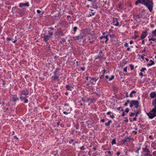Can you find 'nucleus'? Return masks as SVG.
<instances>
[{
	"label": "nucleus",
	"instance_id": "obj_39",
	"mask_svg": "<svg viewBox=\"0 0 156 156\" xmlns=\"http://www.w3.org/2000/svg\"><path fill=\"white\" fill-rule=\"evenodd\" d=\"M90 101L91 103H93L94 101H95L96 100L94 98H92L90 99Z\"/></svg>",
	"mask_w": 156,
	"mask_h": 156
},
{
	"label": "nucleus",
	"instance_id": "obj_56",
	"mask_svg": "<svg viewBox=\"0 0 156 156\" xmlns=\"http://www.w3.org/2000/svg\"><path fill=\"white\" fill-rule=\"evenodd\" d=\"M104 75H103L102 74V75L100 77V79H102L104 78Z\"/></svg>",
	"mask_w": 156,
	"mask_h": 156
},
{
	"label": "nucleus",
	"instance_id": "obj_19",
	"mask_svg": "<svg viewBox=\"0 0 156 156\" xmlns=\"http://www.w3.org/2000/svg\"><path fill=\"white\" fill-rule=\"evenodd\" d=\"M108 35L107 34L105 36H101L100 37L101 39H102L103 38H105L106 40L105 41V42L106 43L107 42L108 40Z\"/></svg>",
	"mask_w": 156,
	"mask_h": 156
},
{
	"label": "nucleus",
	"instance_id": "obj_43",
	"mask_svg": "<svg viewBox=\"0 0 156 156\" xmlns=\"http://www.w3.org/2000/svg\"><path fill=\"white\" fill-rule=\"evenodd\" d=\"M152 33L156 36V29L152 31Z\"/></svg>",
	"mask_w": 156,
	"mask_h": 156
},
{
	"label": "nucleus",
	"instance_id": "obj_22",
	"mask_svg": "<svg viewBox=\"0 0 156 156\" xmlns=\"http://www.w3.org/2000/svg\"><path fill=\"white\" fill-rule=\"evenodd\" d=\"M17 8L16 7H13L12 9V12L13 13H14L17 12Z\"/></svg>",
	"mask_w": 156,
	"mask_h": 156
},
{
	"label": "nucleus",
	"instance_id": "obj_8",
	"mask_svg": "<svg viewBox=\"0 0 156 156\" xmlns=\"http://www.w3.org/2000/svg\"><path fill=\"white\" fill-rule=\"evenodd\" d=\"M19 5L20 7H22L23 6L29 7L30 6V4L29 2H27L26 3H20L19 4Z\"/></svg>",
	"mask_w": 156,
	"mask_h": 156
},
{
	"label": "nucleus",
	"instance_id": "obj_21",
	"mask_svg": "<svg viewBox=\"0 0 156 156\" xmlns=\"http://www.w3.org/2000/svg\"><path fill=\"white\" fill-rule=\"evenodd\" d=\"M142 150L143 152H145V151H147L149 150L148 148V146L147 145H145L144 147H143L142 148Z\"/></svg>",
	"mask_w": 156,
	"mask_h": 156
},
{
	"label": "nucleus",
	"instance_id": "obj_45",
	"mask_svg": "<svg viewBox=\"0 0 156 156\" xmlns=\"http://www.w3.org/2000/svg\"><path fill=\"white\" fill-rule=\"evenodd\" d=\"M139 112L138 111H136V112L135 113L134 115H135V116L136 117H137L138 116V114L139 113Z\"/></svg>",
	"mask_w": 156,
	"mask_h": 156
},
{
	"label": "nucleus",
	"instance_id": "obj_29",
	"mask_svg": "<svg viewBox=\"0 0 156 156\" xmlns=\"http://www.w3.org/2000/svg\"><path fill=\"white\" fill-rule=\"evenodd\" d=\"M144 156H152L151 152V153H148V154H144Z\"/></svg>",
	"mask_w": 156,
	"mask_h": 156
},
{
	"label": "nucleus",
	"instance_id": "obj_46",
	"mask_svg": "<svg viewBox=\"0 0 156 156\" xmlns=\"http://www.w3.org/2000/svg\"><path fill=\"white\" fill-rule=\"evenodd\" d=\"M59 69L58 68L56 69V71L55 72H54V74L55 75H56V74H57L56 73H57V72H58V70H59Z\"/></svg>",
	"mask_w": 156,
	"mask_h": 156
},
{
	"label": "nucleus",
	"instance_id": "obj_50",
	"mask_svg": "<svg viewBox=\"0 0 156 156\" xmlns=\"http://www.w3.org/2000/svg\"><path fill=\"white\" fill-rule=\"evenodd\" d=\"M125 119L124 120V122H128L129 121L127 117H125Z\"/></svg>",
	"mask_w": 156,
	"mask_h": 156
},
{
	"label": "nucleus",
	"instance_id": "obj_14",
	"mask_svg": "<svg viewBox=\"0 0 156 156\" xmlns=\"http://www.w3.org/2000/svg\"><path fill=\"white\" fill-rule=\"evenodd\" d=\"M113 23H114V25L116 26H118L119 25V23L117 21V19L116 18L113 19Z\"/></svg>",
	"mask_w": 156,
	"mask_h": 156
},
{
	"label": "nucleus",
	"instance_id": "obj_10",
	"mask_svg": "<svg viewBox=\"0 0 156 156\" xmlns=\"http://www.w3.org/2000/svg\"><path fill=\"white\" fill-rule=\"evenodd\" d=\"M20 99L21 101L24 100L25 99H26L28 97V96L29 94H20Z\"/></svg>",
	"mask_w": 156,
	"mask_h": 156
},
{
	"label": "nucleus",
	"instance_id": "obj_55",
	"mask_svg": "<svg viewBox=\"0 0 156 156\" xmlns=\"http://www.w3.org/2000/svg\"><path fill=\"white\" fill-rule=\"evenodd\" d=\"M125 112L127 113H128L129 112V109L128 108H126L125 110Z\"/></svg>",
	"mask_w": 156,
	"mask_h": 156
},
{
	"label": "nucleus",
	"instance_id": "obj_44",
	"mask_svg": "<svg viewBox=\"0 0 156 156\" xmlns=\"http://www.w3.org/2000/svg\"><path fill=\"white\" fill-rule=\"evenodd\" d=\"M106 70H105V69H104L103 70H102L101 71V72L102 73V74H103L105 75V73L106 72Z\"/></svg>",
	"mask_w": 156,
	"mask_h": 156
},
{
	"label": "nucleus",
	"instance_id": "obj_37",
	"mask_svg": "<svg viewBox=\"0 0 156 156\" xmlns=\"http://www.w3.org/2000/svg\"><path fill=\"white\" fill-rule=\"evenodd\" d=\"M142 16V14H140L138 15L137 16H136V18H141Z\"/></svg>",
	"mask_w": 156,
	"mask_h": 156
},
{
	"label": "nucleus",
	"instance_id": "obj_16",
	"mask_svg": "<svg viewBox=\"0 0 156 156\" xmlns=\"http://www.w3.org/2000/svg\"><path fill=\"white\" fill-rule=\"evenodd\" d=\"M66 88L68 90L72 91L74 89L73 87L69 86V85H66Z\"/></svg>",
	"mask_w": 156,
	"mask_h": 156
},
{
	"label": "nucleus",
	"instance_id": "obj_28",
	"mask_svg": "<svg viewBox=\"0 0 156 156\" xmlns=\"http://www.w3.org/2000/svg\"><path fill=\"white\" fill-rule=\"evenodd\" d=\"M111 143L112 145L114 144H116V140L115 139H114L112 140V141Z\"/></svg>",
	"mask_w": 156,
	"mask_h": 156
},
{
	"label": "nucleus",
	"instance_id": "obj_5",
	"mask_svg": "<svg viewBox=\"0 0 156 156\" xmlns=\"http://www.w3.org/2000/svg\"><path fill=\"white\" fill-rule=\"evenodd\" d=\"M85 34L83 32H81L80 34L77 36L73 37V39L76 41L79 40L83 38V37L85 36Z\"/></svg>",
	"mask_w": 156,
	"mask_h": 156
},
{
	"label": "nucleus",
	"instance_id": "obj_36",
	"mask_svg": "<svg viewBox=\"0 0 156 156\" xmlns=\"http://www.w3.org/2000/svg\"><path fill=\"white\" fill-rule=\"evenodd\" d=\"M48 34L50 36H52L53 35V33L50 30L48 31Z\"/></svg>",
	"mask_w": 156,
	"mask_h": 156
},
{
	"label": "nucleus",
	"instance_id": "obj_35",
	"mask_svg": "<svg viewBox=\"0 0 156 156\" xmlns=\"http://www.w3.org/2000/svg\"><path fill=\"white\" fill-rule=\"evenodd\" d=\"M129 66L130 67L131 70H133L134 69V67L133 65H132V64H130Z\"/></svg>",
	"mask_w": 156,
	"mask_h": 156
},
{
	"label": "nucleus",
	"instance_id": "obj_59",
	"mask_svg": "<svg viewBox=\"0 0 156 156\" xmlns=\"http://www.w3.org/2000/svg\"><path fill=\"white\" fill-rule=\"evenodd\" d=\"M90 78H91L90 77L87 76L86 77V79L87 80H88L89 79H90Z\"/></svg>",
	"mask_w": 156,
	"mask_h": 156
},
{
	"label": "nucleus",
	"instance_id": "obj_54",
	"mask_svg": "<svg viewBox=\"0 0 156 156\" xmlns=\"http://www.w3.org/2000/svg\"><path fill=\"white\" fill-rule=\"evenodd\" d=\"M110 117L112 119L115 118L114 115L113 114H112L110 115Z\"/></svg>",
	"mask_w": 156,
	"mask_h": 156
},
{
	"label": "nucleus",
	"instance_id": "obj_15",
	"mask_svg": "<svg viewBox=\"0 0 156 156\" xmlns=\"http://www.w3.org/2000/svg\"><path fill=\"white\" fill-rule=\"evenodd\" d=\"M147 34L146 32L144 31L141 34L140 37V39H143L145 38L147 36Z\"/></svg>",
	"mask_w": 156,
	"mask_h": 156
},
{
	"label": "nucleus",
	"instance_id": "obj_13",
	"mask_svg": "<svg viewBox=\"0 0 156 156\" xmlns=\"http://www.w3.org/2000/svg\"><path fill=\"white\" fill-rule=\"evenodd\" d=\"M150 97L151 98H155L156 97V92L152 91L150 94Z\"/></svg>",
	"mask_w": 156,
	"mask_h": 156
},
{
	"label": "nucleus",
	"instance_id": "obj_60",
	"mask_svg": "<svg viewBox=\"0 0 156 156\" xmlns=\"http://www.w3.org/2000/svg\"><path fill=\"white\" fill-rule=\"evenodd\" d=\"M37 13L40 14L41 12V11L39 10H37Z\"/></svg>",
	"mask_w": 156,
	"mask_h": 156
},
{
	"label": "nucleus",
	"instance_id": "obj_31",
	"mask_svg": "<svg viewBox=\"0 0 156 156\" xmlns=\"http://www.w3.org/2000/svg\"><path fill=\"white\" fill-rule=\"evenodd\" d=\"M95 13H96V12H93L91 14H89L88 15V17H90V16H94V15H95Z\"/></svg>",
	"mask_w": 156,
	"mask_h": 156
},
{
	"label": "nucleus",
	"instance_id": "obj_12",
	"mask_svg": "<svg viewBox=\"0 0 156 156\" xmlns=\"http://www.w3.org/2000/svg\"><path fill=\"white\" fill-rule=\"evenodd\" d=\"M98 79V78L97 79H96L95 78H91L90 79V81L89 82L88 84H87V85H89L90 84H93V83L92 82H91V81L92 80L94 81L95 82H96Z\"/></svg>",
	"mask_w": 156,
	"mask_h": 156
},
{
	"label": "nucleus",
	"instance_id": "obj_25",
	"mask_svg": "<svg viewBox=\"0 0 156 156\" xmlns=\"http://www.w3.org/2000/svg\"><path fill=\"white\" fill-rule=\"evenodd\" d=\"M92 5H93L92 8L97 9L98 8V7L96 5L95 3H93Z\"/></svg>",
	"mask_w": 156,
	"mask_h": 156
},
{
	"label": "nucleus",
	"instance_id": "obj_38",
	"mask_svg": "<svg viewBox=\"0 0 156 156\" xmlns=\"http://www.w3.org/2000/svg\"><path fill=\"white\" fill-rule=\"evenodd\" d=\"M108 35L111 37H115L114 34H109Z\"/></svg>",
	"mask_w": 156,
	"mask_h": 156
},
{
	"label": "nucleus",
	"instance_id": "obj_9",
	"mask_svg": "<svg viewBox=\"0 0 156 156\" xmlns=\"http://www.w3.org/2000/svg\"><path fill=\"white\" fill-rule=\"evenodd\" d=\"M43 38H44L43 40L45 42H47L50 38L51 37V36H49L48 35H44L42 37Z\"/></svg>",
	"mask_w": 156,
	"mask_h": 156
},
{
	"label": "nucleus",
	"instance_id": "obj_27",
	"mask_svg": "<svg viewBox=\"0 0 156 156\" xmlns=\"http://www.w3.org/2000/svg\"><path fill=\"white\" fill-rule=\"evenodd\" d=\"M78 29L77 27H74L73 28V30L74 32V33H73V34H75L76 32L77 31V30Z\"/></svg>",
	"mask_w": 156,
	"mask_h": 156
},
{
	"label": "nucleus",
	"instance_id": "obj_53",
	"mask_svg": "<svg viewBox=\"0 0 156 156\" xmlns=\"http://www.w3.org/2000/svg\"><path fill=\"white\" fill-rule=\"evenodd\" d=\"M127 67H125L123 69V71L126 72H127Z\"/></svg>",
	"mask_w": 156,
	"mask_h": 156
},
{
	"label": "nucleus",
	"instance_id": "obj_32",
	"mask_svg": "<svg viewBox=\"0 0 156 156\" xmlns=\"http://www.w3.org/2000/svg\"><path fill=\"white\" fill-rule=\"evenodd\" d=\"M146 70V69L145 68H142V69L140 70L141 72H144L145 70Z\"/></svg>",
	"mask_w": 156,
	"mask_h": 156
},
{
	"label": "nucleus",
	"instance_id": "obj_6",
	"mask_svg": "<svg viewBox=\"0 0 156 156\" xmlns=\"http://www.w3.org/2000/svg\"><path fill=\"white\" fill-rule=\"evenodd\" d=\"M134 140L133 138H131L128 136H126L124 139L121 140V142H122L123 144H125L126 142H129V140Z\"/></svg>",
	"mask_w": 156,
	"mask_h": 156
},
{
	"label": "nucleus",
	"instance_id": "obj_62",
	"mask_svg": "<svg viewBox=\"0 0 156 156\" xmlns=\"http://www.w3.org/2000/svg\"><path fill=\"white\" fill-rule=\"evenodd\" d=\"M105 121V120L104 119H101L100 120V122H104Z\"/></svg>",
	"mask_w": 156,
	"mask_h": 156
},
{
	"label": "nucleus",
	"instance_id": "obj_49",
	"mask_svg": "<svg viewBox=\"0 0 156 156\" xmlns=\"http://www.w3.org/2000/svg\"><path fill=\"white\" fill-rule=\"evenodd\" d=\"M24 103H27L28 102V100L27 99V98L24 100Z\"/></svg>",
	"mask_w": 156,
	"mask_h": 156
},
{
	"label": "nucleus",
	"instance_id": "obj_11",
	"mask_svg": "<svg viewBox=\"0 0 156 156\" xmlns=\"http://www.w3.org/2000/svg\"><path fill=\"white\" fill-rule=\"evenodd\" d=\"M69 108H64L63 109V113L65 115H67L70 113Z\"/></svg>",
	"mask_w": 156,
	"mask_h": 156
},
{
	"label": "nucleus",
	"instance_id": "obj_30",
	"mask_svg": "<svg viewBox=\"0 0 156 156\" xmlns=\"http://www.w3.org/2000/svg\"><path fill=\"white\" fill-rule=\"evenodd\" d=\"M52 77L53 78V80H55L58 78V76H57L56 75H55V76H53Z\"/></svg>",
	"mask_w": 156,
	"mask_h": 156
},
{
	"label": "nucleus",
	"instance_id": "obj_64",
	"mask_svg": "<svg viewBox=\"0 0 156 156\" xmlns=\"http://www.w3.org/2000/svg\"><path fill=\"white\" fill-rule=\"evenodd\" d=\"M85 69V67H82L81 68V69L83 71H84Z\"/></svg>",
	"mask_w": 156,
	"mask_h": 156
},
{
	"label": "nucleus",
	"instance_id": "obj_41",
	"mask_svg": "<svg viewBox=\"0 0 156 156\" xmlns=\"http://www.w3.org/2000/svg\"><path fill=\"white\" fill-rule=\"evenodd\" d=\"M80 149L81 150H83L85 149V148L83 146H82L80 147Z\"/></svg>",
	"mask_w": 156,
	"mask_h": 156
},
{
	"label": "nucleus",
	"instance_id": "obj_61",
	"mask_svg": "<svg viewBox=\"0 0 156 156\" xmlns=\"http://www.w3.org/2000/svg\"><path fill=\"white\" fill-rule=\"evenodd\" d=\"M6 39H7V40H8V41H10L12 40V38H11L8 37H7Z\"/></svg>",
	"mask_w": 156,
	"mask_h": 156
},
{
	"label": "nucleus",
	"instance_id": "obj_23",
	"mask_svg": "<svg viewBox=\"0 0 156 156\" xmlns=\"http://www.w3.org/2000/svg\"><path fill=\"white\" fill-rule=\"evenodd\" d=\"M150 62H151L150 63H148L147 64V66H150L153 65L154 64V62L152 61V60H150Z\"/></svg>",
	"mask_w": 156,
	"mask_h": 156
},
{
	"label": "nucleus",
	"instance_id": "obj_3",
	"mask_svg": "<svg viewBox=\"0 0 156 156\" xmlns=\"http://www.w3.org/2000/svg\"><path fill=\"white\" fill-rule=\"evenodd\" d=\"M139 103L137 101L132 100L130 102L129 106L131 108L133 107L134 105H135L136 108H137L139 106Z\"/></svg>",
	"mask_w": 156,
	"mask_h": 156
},
{
	"label": "nucleus",
	"instance_id": "obj_20",
	"mask_svg": "<svg viewBox=\"0 0 156 156\" xmlns=\"http://www.w3.org/2000/svg\"><path fill=\"white\" fill-rule=\"evenodd\" d=\"M103 58H104L103 56V55H102L101 54H98V55L96 56L95 57V59H101Z\"/></svg>",
	"mask_w": 156,
	"mask_h": 156
},
{
	"label": "nucleus",
	"instance_id": "obj_48",
	"mask_svg": "<svg viewBox=\"0 0 156 156\" xmlns=\"http://www.w3.org/2000/svg\"><path fill=\"white\" fill-rule=\"evenodd\" d=\"M134 114H135V113L131 112L130 113V114L129 115V116L131 117H132V116H134Z\"/></svg>",
	"mask_w": 156,
	"mask_h": 156
},
{
	"label": "nucleus",
	"instance_id": "obj_1",
	"mask_svg": "<svg viewBox=\"0 0 156 156\" xmlns=\"http://www.w3.org/2000/svg\"><path fill=\"white\" fill-rule=\"evenodd\" d=\"M140 3L146 6L150 12L152 10L153 2L152 0H137Z\"/></svg>",
	"mask_w": 156,
	"mask_h": 156
},
{
	"label": "nucleus",
	"instance_id": "obj_18",
	"mask_svg": "<svg viewBox=\"0 0 156 156\" xmlns=\"http://www.w3.org/2000/svg\"><path fill=\"white\" fill-rule=\"evenodd\" d=\"M151 147L154 150H156V140L151 143Z\"/></svg>",
	"mask_w": 156,
	"mask_h": 156
},
{
	"label": "nucleus",
	"instance_id": "obj_42",
	"mask_svg": "<svg viewBox=\"0 0 156 156\" xmlns=\"http://www.w3.org/2000/svg\"><path fill=\"white\" fill-rule=\"evenodd\" d=\"M151 151L150 150H148L147 151H145V152H144L143 153H144V154H148V153H151Z\"/></svg>",
	"mask_w": 156,
	"mask_h": 156
},
{
	"label": "nucleus",
	"instance_id": "obj_40",
	"mask_svg": "<svg viewBox=\"0 0 156 156\" xmlns=\"http://www.w3.org/2000/svg\"><path fill=\"white\" fill-rule=\"evenodd\" d=\"M154 106V108H153L151 110L156 112V105H155Z\"/></svg>",
	"mask_w": 156,
	"mask_h": 156
},
{
	"label": "nucleus",
	"instance_id": "obj_7",
	"mask_svg": "<svg viewBox=\"0 0 156 156\" xmlns=\"http://www.w3.org/2000/svg\"><path fill=\"white\" fill-rule=\"evenodd\" d=\"M20 94H29V91L26 88L20 90Z\"/></svg>",
	"mask_w": 156,
	"mask_h": 156
},
{
	"label": "nucleus",
	"instance_id": "obj_58",
	"mask_svg": "<svg viewBox=\"0 0 156 156\" xmlns=\"http://www.w3.org/2000/svg\"><path fill=\"white\" fill-rule=\"evenodd\" d=\"M139 75H140V76H142V77H143V76H144V75H143V73H142V72H140V74H139Z\"/></svg>",
	"mask_w": 156,
	"mask_h": 156
},
{
	"label": "nucleus",
	"instance_id": "obj_2",
	"mask_svg": "<svg viewBox=\"0 0 156 156\" xmlns=\"http://www.w3.org/2000/svg\"><path fill=\"white\" fill-rule=\"evenodd\" d=\"M26 10L25 8L22 9L17 8V13L19 14L20 17H22L25 13Z\"/></svg>",
	"mask_w": 156,
	"mask_h": 156
},
{
	"label": "nucleus",
	"instance_id": "obj_34",
	"mask_svg": "<svg viewBox=\"0 0 156 156\" xmlns=\"http://www.w3.org/2000/svg\"><path fill=\"white\" fill-rule=\"evenodd\" d=\"M122 4L120 3L118 5V7L120 9H122Z\"/></svg>",
	"mask_w": 156,
	"mask_h": 156
},
{
	"label": "nucleus",
	"instance_id": "obj_4",
	"mask_svg": "<svg viewBox=\"0 0 156 156\" xmlns=\"http://www.w3.org/2000/svg\"><path fill=\"white\" fill-rule=\"evenodd\" d=\"M147 115L149 119H152L156 116V112L151 110L149 113H147Z\"/></svg>",
	"mask_w": 156,
	"mask_h": 156
},
{
	"label": "nucleus",
	"instance_id": "obj_57",
	"mask_svg": "<svg viewBox=\"0 0 156 156\" xmlns=\"http://www.w3.org/2000/svg\"><path fill=\"white\" fill-rule=\"evenodd\" d=\"M145 11V10L144 9H143L141 10V12H140V14L142 15L143 13Z\"/></svg>",
	"mask_w": 156,
	"mask_h": 156
},
{
	"label": "nucleus",
	"instance_id": "obj_63",
	"mask_svg": "<svg viewBox=\"0 0 156 156\" xmlns=\"http://www.w3.org/2000/svg\"><path fill=\"white\" fill-rule=\"evenodd\" d=\"M138 35H135L134 37H133V38L134 39H136L137 37H138Z\"/></svg>",
	"mask_w": 156,
	"mask_h": 156
},
{
	"label": "nucleus",
	"instance_id": "obj_26",
	"mask_svg": "<svg viewBox=\"0 0 156 156\" xmlns=\"http://www.w3.org/2000/svg\"><path fill=\"white\" fill-rule=\"evenodd\" d=\"M112 122V121L111 120H109L108 122L106 123H105V125L106 126H109L110 125V123H111Z\"/></svg>",
	"mask_w": 156,
	"mask_h": 156
},
{
	"label": "nucleus",
	"instance_id": "obj_51",
	"mask_svg": "<svg viewBox=\"0 0 156 156\" xmlns=\"http://www.w3.org/2000/svg\"><path fill=\"white\" fill-rule=\"evenodd\" d=\"M124 46L125 47H128L129 46L128 44V43H125L124 44Z\"/></svg>",
	"mask_w": 156,
	"mask_h": 156
},
{
	"label": "nucleus",
	"instance_id": "obj_33",
	"mask_svg": "<svg viewBox=\"0 0 156 156\" xmlns=\"http://www.w3.org/2000/svg\"><path fill=\"white\" fill-rule=\"evenodd\" d=\"M114 76L112 75L111 76V77L109 78L108 80L109 81H111L112 80L114 79Z\"/></svg>",
	"mask_w": 156,
	"mask_h": 156
},
{
	"label": "nucleus",
	"instance_id": "obj_47",
	"mask_svg": "<svg viewBox=\"0 0 156 156\" xmlns=\"http://www.w3.org/2000/svg\"><path fill=\"white\" fill-rule=\"evenodd\" d=\"M74 142V140L72 139H71L69 141V143L71 144L73 142Z\"/></svg>",
	"mask_w": 156,
	"mask_h": 156
},
{
	"label": "nucleus",
	"instance_id": "obj_24",
	"mask_svg": "<svg viewBox=\"0 0 156 156\" xmlns=\"http://www.w3.org/2000/svg\"><path fill=\"white\" fill-rule=\"evenodd\" d=\"M136 93V91L135 90H132L130 93L129 95V97L130 98H132L133 97V94H135Z\"/></svg>",
	"mask_w": 156,
	"mask_h": 156
},
{
	"label": "nucleus",
	"instance_id": "obj_52",
	"mask_svg": "<svg viewBox=\"0 0 156 156\" xmlns=\"http://www.w3.org/2000/svg\"><path fill=\"white\" fill-rule=\"evenodd\" d=\"M152 154L154 156H156V151H154L153 152Z\"/></svg>",
	"mask_w": 156,
	"mask_h": 156
},
{
	"label": "nucleus",
	"instance_id": "obj_17",
	"mask_svg": "<svg viewBox=\"0 0 156 156\" xmlns=\"http://www.w3.org/2000/svg\"><path fill=\"white\" fill-rule=\"evenodd\" d=\"M12 100L13 102H15L16 101L19 100L18 98L16 95H13L12 97Z\"/></svg>",
	"mask_w": 156,
	"mask_h": 156
}]
</instances>
